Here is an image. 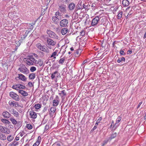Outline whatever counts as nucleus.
<instances>
[{"instance_id":"1","label":"nucleus","mask_w":146,"mask_h":146,"mask_svg":"<svg viewBox=\"0 0 146 146\" xmlns=\"http://www.w3.org/2000/svg\"><path fill=\"white\" fill-rule=\"evenodd\" d=\"M37 48L40 50L42 51L46 52L48 53L49 50L48 48L46 47L44 45L42 46L41 44L39 43L36 44Z\"/></svg>"},{"instance_id":"2","label":"nucleus","mask_w":146,"mask_h":146,"mask_svg":"<svg viewBox=\"0 0 146 146\" xmlns=\"http://www.w3.org/2000/svg\"><path fill=\"white\" fill-rule=\"evenodd\" d=\"M100 18L99 16H97L95 17L92 20L91 23V25L93 26H95L98 25V26L100 25V24H98L100 22Z\"/></svg>"},{"instance_id":"3","label":"nucleus","mask_w":146,"mask_h":146,"mask_svg":"<svg viewBox=\"0 0 146 146\" xmlns=\"http://www.w3.org/2000/svg\"><path fill=\"white\" fill-rule=\"evenodd\" d=\"M46 33L48 35L49 37L55 39H58V36L54 32L51 31L47 29L46 31Z\"/></svg>"},{"instance_id":"4","label":"nucleus","mask_w":146,"mask_h":146,"mask_svg":"<svg viewBox=\"0 0 146 146\" xmlns=\"http://www.w3.org/2000/svg\"><path fill=\"white\" fill-rule=\"evenodd\" d=\"M9 96L15 101H19L20 100L19 96L14 92H10L9 93Z\"/></svg>"},{"instance_id":"5","label":"nucleus","mask_w":146,"mask_h":146,"mask_svg":"<svg viewBox=\"0 0 146 146\" xmlns=\"http://www.w3.org/2000/svg\"><path fill=\"white\" fill-rule=\"evenodd\" d=\"M12 88L16 90H18L17 88H19L23 90L25 89L26 87L25 86L21 84H17L15 85H13L12 86Z\"/></svg>"},{"instance_id":"6","label":"nucleus","mask_w":146,"mask_h":146,"mask_svg":"<svg viewBox=\"0 0 146 146\" xmlns=\"http://www.w3.org/2000/svg\"><path fill=\"white\" fill-rule=\"evenodd\" d=\"M68 23V20L66 19H64L60 21V25L62 27H65L67 26Z\"/></svg>"},{"instance_id":"7","label":"nucleus","mask_w":146,"mask_h":146,"mask_svg":"<svg viewBox=\"0 0 146 146\" xmlns=\"http://www.w3.org/2000/svg\"><path fill=\"white\" fill-rule=\"evenodd\" d=\"M9 104L12 107H17L18 106V104L17 102L13 101L10 100L9 102Z\"/></svg>"},{"instance_id":"8","label":"nucleus","mask_w":146,"mask_h":146,"mask_svg":"<svg viewBox=\"0 0 146 146\" xmlns=\"http://www.w3.org/2000/svg\"><path fill=\"white\" fill-rule=\"evenodd\" d=\"M58 100L59 97L58 96H56L55 99L53 101V105L54 106H56L58 105L59 102Z\"/></svg>"},{"instance_id":"9","label":"nucleus","mask_w":146,"mask_h":146,"mask_svg":"<svg viewBox=\"0 0 146 146\" xmlns=\"http://www.w3.org/2000/svg\"><path fill=\"white\" fill-rule=\"evenodd\" d=\"M47 42L48 45L52 46L56 44V42L52 39L48 38L47 40Z\"/></svg>"},{"instance_id":"10","label":"nucleus","mask_w":146,"mask_h":146,"mask_svg":"<svg viewBox=\"0 0 146 146\" xmlns=\"http://www.w3.org/2000/svg\"><path fill=\"white\" fill-rule=\"evenodd\" d=\"M69 10L70 11H72L74 9L75 7V5L74 3L72 2L70 3L68 5V7Z\"/></svg>"},{"instance_id":"11","label":"nucleus","mask_w":146,"mask_h":146,"mask_svg":"<svg viewBox=\"0 0 146 146\" xmlns=\"http://www.w3.org/2000/svg\"><path fill=\"white\" fill-rule=\"evenodd\" d=\"M18 78L19 79L23 81H26L27 78L23 74H18Z\"/></svg>"},{"instance_id":"12","label":"nucleus","mask_w":146,"mask_h":146,"mask_svg":"<svg viewBox=\"0 0 146 146\" xmlns=\"http://www.w3.org/2000/svg\"><path fill=\"white\" fill-rule=\"evenodd\" d=\"M66 93L65 90H63L61 91L60 93L58 94L60 96L62 100L65 99V96H66Z\"/></svg>"},{"instance_id":"13","label":"nucleus","mask_w":146,"mask_h":146,"mask_svg":"<svg viewBox=\"0 0 146 146\" xmlns=\"http://www.w3.org/2000/svg\"><path fill=\"white\" fill-rule=\"evenodd\" d=\"M59 8L61 12L63 13H66V5H64V4L61 5L59 6Z\"/></svg>"},{"instance_id":"14","label":"nucleus","mask_w":146,"mask_h":146,"mask_svg":"<svg viewBox=\"0 0 146 146\" xmlns=\"http://www.w3.org/2000/svg\"><path fill=\"white\" fill-rule=\"evenodd\" d=\"M27 58L30 60L31 61L33 62L34 63L36 64V60L34 58L33 56H32L31 55H28L27 56Z\"/></svg>"},{"instance_id":"15","label":"nucleus","mask_w":146,"mask_h":146,"mask_svg":"<svg viewBox=\"0 0 146 146\" xmlns=\"http://www.w3.org/2000/svg\"><path fill=\"white\" fill-rule=\"evenodd\" d=\"M56 110V108L54 107H52L50 110H49V114L51 116H52L53 115L54 113Z\"/></svg>"},{"instance_id":"16","label":"nucleus","mask_w":146,"mask_h":146,"mask_svg":"<svg viewBox=\"0 0 146 146\" xmlns=\"http://www.w3.org/2000/svg\"><path fill=\"white\" fill-rule=\"evenodd\" d=\"M30 115L32 118L35 119L36 117V113L34 111H30Z\"/></svg>"},{"instance_id":"17","label":"nucleus","mask_w":146,"mask_h":146,"mask_svg":"<svg viewBox=\"0 0 146 146\" xmlns=\"http://www.w3.org/2000/svg\"><path fill=\"white\" fill-rule=\"evenodd\" d=\"M18 92L19 93L21 94L24 96H27L28 94L27 92L22 90H19Z\"/></svg>"},{"instance_id":"18","label":"nucleus","mask_w":146,"mask_h":146,"mask_svg":"<svg viewBox=\"0 0 146 146\" xmlns=\"http://www.w3.org/2000/svg\"><path fill=\"white\" fill-rule=\"evenodd\" d=\"M2 115L4 117L9 118L10 117L11 115L7 111H4Z\"/></svg>"},{"instance_id":"19","label":"nucleus","mask_w":146,"mask_h":146,"mask_svg":"<svg viewBox=\"0 0 146 146\" xmlns=\"http://www.w3.org/2000/svg\"><path fill=\"white\" fill-rule=\"evenodd\" d=\"M11 111L12 112L11 113L17 117H18L19 116V113L18 112L15 110L13 108L11 110Z\"/></svg>"},{"instance_id":"20","label":"nucleus","mask_w":146,"mask_h":146,"mask_svg":"<svg viewBox=\"0 0 146 146\" xmlns=\"http://www.w3.org/2000/svg\"><path fill=\"white\" fill-rule=\"evenodd\" d=\"M52 19L54 23L57 24L59 23V19L56 16L53 17Z\"/></svg>"},{"instance_id":"21","label":"nucleus","mask_w":146,"mask_h":146,"mask_svg":"<svg viewBox=\"0 0 146 146\" xmlns=\"http://www.w3.org/2000/svg\"><path fill=\"white\" fill-rule=\"evenodd\" d=\"M68 29L66 28H63L61 30V33L63 35H64L68 32Z\"/></svg>"},{"instance_id":"22","label":"nucleus","mask_w":146,"mask_h":146,"mask_svg":"<svg viewBox=\"0 0 146 146\" xmlns=\"http://www.w3.org/2000/svg\"><path fill=\"white\" fill-rule=\"evenodd\" d=\"M122 3L124 6L127 7L129 5V2L127 0H123Z\"/></svg>"},{"instance_id":"23","label":"nucleus","mask_w":146,"mask_h":146,"mask_svg":"<svg viewBox=\"0 0 146 146\" xmlns=\"http://www.w3.org/2000/svg\"><path fill=\"white\" fill-rule=\"evenodd\" d=\"M82 7L83 8L85 9V10H88L90 8V5H88V3H85L83 4Z\"/></svg>"},{"instance_id":"24","label":"nucleus","mask_w":146,"mask_h":146,"mask_svg":"<svg viewBox=\"0 0 146 146\" xmlns=\"http://www.w3.org/2000/svg\"><path fill=\"white\" fill-rule=\"evenodd\" d=\"M101 3V11H104V9H106L107 8V5L106 4H103L102 2Z\"/></svg>"},{"instance_id":"25","label":"nucleus","mask_w":146,"mask_h":146,"mask_svg":"<svg viewBox=\"0 0 146 146\" xmlns=\"http://www.w3.org/2000/svg\"><path fill=\"white\" fill-rule=\"evenodd\" d=\"M36 64H38L40 66H44V64L43 62L41 59H39L38 61L36 60Z\"/></svg>"},{"instance_id":"26","label":"nucleus","mask_w":146,"mask_h":146,"mask_svg":"<svg viewBox=\"0 0 146 146\" xmlns=\"http://www.w3.org/2000/svg\"><path fill=\"white\" fill-rule=\"evenodd\" d=\"M35 74L33 73L30 74L29 76V78L30 80H33L35 77Z\"/></svg>"},{"instance_id":"27","label":"nucleus","mask_w":146,"mask_h":146,"mask_svg":"<svg viewBox=\"0 0 146 146\" xmlns=\"http://www.w3.org/2000/svg\"><path fill=\"white\" fill-rule=\"evenodd\" d=\"M22 125V122L21 121H17V123L16 126H14V127H18L19 129L21 126Z\"/></svg>"},{"instance_id":"28","label":"nucleus","mask_w":146,"mask_h":146,"mask_svg":"<svg viewBox=\"0 0 146 146\" xmlns=\"http://www.w3.org/2000/svg\"><path fill=\"white\" fill-rule=\"evenodd\" d=\"M6 139V136L1 133H0V139L3 140H5Z\"/></svg>"},{"instance_id":"29","label":"nucleus","mask_w":146,"mask_h":146,"mask_svg":"<svg viewBox=\"0 0 146 146\" xmlns=\"http://www.w3.org/2000/svg\"><path fill=\"white\" fill-rule=\"evenodd\" d=\"M10 120L14 126H16L17 123V121L15 119H14L13 118H10Z\"/></svg>"},{"instance_id":"30","label":"nucleus","mask_w":146,"mask_h":146,"mask_svg":"<svg viewBox=\"0 0 146 146\" xmlns=\"http://www.w3.org/2000/svg\"><path fill=\"white\" fill-rule=\"evenodd\" d=\"M82 2H79L78 3L77 5V8L78 9H83V7L82 6Z\"/></svg>"},{"instance_id":"31","label":"nucleus","mask_w":146,"mask_h":146,"mask_svg":"<svg viewBox=\"0 0 146 146\" xmlns=\"http://www.w3.org/2000/svg\"><path fill=\"white\" fill-rule=\"evenodd\" d=\"M58 51V50H56L55 51L52 53V54L50 58L53 57L54 58H56V57L55 56L57 54Z\"/></svg>"},{"instance_id":"32","label":"nucleus","mask_w":146,"mask_h":146,"mask_svg":"<svg viewBox=\"0 0 146 146\" xmlns=\"http://www.w3.org/2000/svg\"><path fill=\"white\" fill-rule=\"evenodd\" d=\"M18 142L16 141H15V140H14V141H13V142H12L11 143L10 146H16V145H17L18 144Z\"/></svg>"},{"instance_id":"33","label":"nucleus","mask_w":146,"mask_h":146,"mask_svg":"<svg viewBox=\"0 0 146 146\" xmlns=\"http://www.w3.org/2000/svg\"><path fill=\"white\" fill-rule=\"evenodd\" d=\"M100 53H98L97 55L96 58V59L95 60L96 61V63H97L99 62L100 63V62L98 61H99L100 60Z\"/></svg>"},{"instance_id":"34","label":"nucleus","mask_w":146,"mask_h":146,"mask_svg":"<svg viewBox=\"0 0 146 146\" xmlns=\"http://www.w3.org/2000/svg\"><path fill=\"white\" fill-rule=\"evenodd\" d=\"M23 73L24 74H27L29 72V70L27 68V67L25 68L23 70Z\"/></svg>"},{"instance_id":"35","label":"nucleus","mask_w":146,"mask_h":146,"mask_svg":"<svg viewBox=\"0 0 146 146\" xmlns=\"http://www.w3.org/2000/svg\"><path fill=\"white\" fill-rule=\"evenodd\" d=\"M123 12L122 11H119L117 15V19H120L122 17Z\"/></svg>"},{"instance_id":"36","label":"nucleus","mask_w":146,"mask_h":146,"mask_svg":"<svg viewBox=\"0 0 146 146\" xmlns=\"http://www.w3.org/2000/svg\"><path fill=\"white\" fill-rule=\"evenodd\" d=\"M26 62L27 64L29 66L33 65L34 63L33 62H31L29 60H26Z\"/></svg>"},{"instance_id":"37","label":"nucleus","mask_w":146,"mask_h":146,"mask_svg":"<svg viewBox=\"0 0 146 146\" xmlns=\"http://www.w3.org/2000/svg\"><path fill=\"white\" fill-rule=\"evenodd\" d=\"M41 104H36L35 105L34 107L36 109H38L41 108Z\"/></svg>"},{"instance_id":"38","label":"nucleus","mask_w":146,"mask_h":146,"mask_svg":"<svg viewBox=\"0 0 146 146\" xmlns=\"http://www.w3.org/2000/svg\"><path fill=\"white\" fill-rule=\"evenodd\" d=\"M125 58L123 57L121 58V59L120 58L118 59L117 60V62L118 63H120L122 61H125Z\"/></svg>"},{"instance_id":"39","label":"nucleus","mask_w":146,"mask_h":146,"mask_svg":"<svg viewBox=\"0 0 146 146\" xmlns=\"http://www.w3.org/2000/svg\"><path fill=\"white\" fill-rule=\"evenodd\" d=\"M1 121L4 123H5L6 124L8 123V122H9V120L4 119H1Z\"/></svg>"},{"instance_id":"40","label":"nucleus","mask_w":146,"mask_h":146,"mask_svg":"<svg viewBox=\"0 0 146 146\" xmlns=\"http://www.w3.org/2000/svg\"><path fill=\"white\" fill-rule=\"evenodd\" d=\"M13 137L11 135L8 136L7 137V139L9 141H11L13 139Z\"/></svg>"},{"instance_id":"41","label":"nucleus","mask_w":146,"mask_h":146,"mask_svg":"<svg viewBox=\"0 0 146 146\" xmlns=\"http://www.w3.org/2000/svg\"><path fill=\"white\" fill-rule=\"evenodd\" d=\"M1 132L3 133H8L7 132V130L6 128L5 127H3V129H2V130H1Z\"/></svg>"},{"instance_id":"42","label":"nucleus","mask_w":146,"mask_h":146,"mask_svg":"<svg viewBox=\"0 0 146 146\" xmlns=\"http://www.w3.org/2000/svg\"><path fill=\"white\" fill-rule=\"evenodd\" d=\"M65 59L64 58H62L60 59L59 60V63L60 64H63V63L64 62V61Z\"/></svg>"},{"instance_id":"43","label":"nucleus","mask_w":146,"mask_h":146,"mask_svg":"<svg viewBox=\"0 0 146 146\" xmlns=\"http://www.w3.org/2000/svg\"><path fill=\"white\" fill-rule=\"evenodd\" d=\"M36 70V68L35 67L32 66L31 67L30 70L31 72H33Z\"/></svg>"},{"instance_id":"44","label":"nucleus","mask_w":146,"mask_h":146,"mask_svg":"<svg viewBox=\"0 0 146 146\" xmlns=\"http://www.w3.org/2000/svg\"><path fill=\"white\" fill-rule=\"evenodd\" d=\"M117 135V133L115 132L113 133L111 135L110 137L111 139H113Z\"/></svg>"},{"instance_id":"45","label":"nucleus","mask_w":146,"mask_h":146,"mask_svg":"<svg viewBox=\"0 0 146 146\" xmlns=\"http://www.w3.org/2000/svg\"><path fill=\"white\" fill-rule=\"evenodd\" d=\"M26 127L29 129H31L33 128L32 126L31 125L29 124H27Z\"/></svg>"},{"instance_id":"46","label":"nucleus","mask_w":146,"mask_h":146,"mask_svg":"<svg viewBox=\"0 0 146 146\" xmlns=\"http://www.w3.org/2000/svg\"><path fill=\"white\" fill-rule=\"evenodd\" d=\"M28 34V33H26L25 32V33L23 35V36L21 37V39L22 40H24L25 38L27 37Z\"/></svg>"},{"instance_id":"47","label":"nucleus","mask_w":146,"mask_h":146,"mask_svg":"<svg viewBox=\"0 0 146 146\" xmlns=\"http://www.w3.org/2000/svg\"><path fill=\"white\" fill-rule=\"evenodd\" d=\"M62 2L66 4L70 2V0H61Z\"/></svg>"},{"instance_id":"48","label":"nucleus","mask_w":146,"mask_h":146,"mask_svg":"<svg viewBox=\"0 0 146 146\" xmlns=\"http://www.w3.org/2000/svg\"><path fill=\"white\" fill-rule=\"evenodd\" d=\"M40 141L39 140L38 141H37V142L35 143L33 146H38L40 144Z\"/></svg>"},{"instance_id":"49","label":"nucleus","mask_w":146,"mask_h":146,"mask_svg":"<svg viewBox=\"0 0 146 146\" xmlns=\"http://www.w3.org/2000/svg\"><path fill=\"white\" fill-rule=\"evenodd\" d=\"M100 47L95 46L94 47V50L96 51H100V48H99Z\"/></svg>"},{"instance_id":"50","label":"nucleus","mask_w":146,"mask_h":146,"mask_svg":"<svg viewBox=\"0 0 146 146\" xmlns=\"http://www.w3.org/2000/svg\"><path fill=\"white\" fill-rule=\"evenodd\" d=\"M28 86L30 87H32V86H33L34 85L33 84L30 82H29L28 84Z\"/></svg>"},{"instance_id":"51","label":"nucleus","mask_w":146,"mask_h":146,"mask_svg":"<svg viewBox=\"0 0 146 146\" xmlns=\"http://www.w3.org/2000/svg\"><path fill=\"white\" fill-rule=\"evenodd\" d=\"M118 123H117V122L116 121V122L115 123V124L113 125V127H114L115 128H116L117 127L119 126V124H118Z\"/></svg>"},{"instance_id":"52","label":"nucleus","mask_w":146,"mask_h":146,"mask_svg":"<svg viewBox=\"0 0 146 146\" xmlns=\"http://www.w3.org/2000/svg\"><path fill=\"white\" fill-rule=\"evenodd\" d=\"M121 117H120V116L118 117L117 119V120H116V121L117 122V123H119L121 121Z\"/></svg>"},{"instance_id":"53","label":"nucleus","mask_w":146,"mask_h":146,"mask_svg":"<svg viewBox=\"0 0 146 146\" xmlns=\"http://www.w3.org/2000/svg\"><path fill=\"white\" fill-rule=\"evenodd\" d=\"M84 35V30H82L81 32H80V35L83 36Z\"/></svg>"},{"instance_id":"54","label":"nucleus","mask_w":146,"mask_h":146,"mask_svg":"<svg viewBox=\"0 0 146 146\" xmlns=\"http://www.w3.org/2000/svg\"><path fill=\"white\" fill-rule=\"evenodd\" d=\"M120 54L122 55H124L125 54L124 52L122 50H121L120 51Z\"/></svg>"},{"instance_id":"55","label":"nucleus","mask_w":146,"mask_h":146,"mask_svg":"<svg viewBox=\"0 0 146 146\" xmlns=\"http://www.w3.org/2000/svg\"><path fill=\"white\" fill-rule=\"evenodd\" d=\"M60 15V14L58 11H57L56 12L55 14V16L58 17V15L59 16Z\"/></svg>"},{"instance_id":"56","label":"nucleus","mask_w":146,"mask_h":146,"mask_svg":"<svg viewBox=\"0 0 146 146\" xmlns=\"http://www.w3.org/2000/svg\"><path fill=\"white\" fill-rule=\"evenodd\" d=\"M97 126L95 125L94 127L91 129V132L93 131L94 130H95L97 128Z\"/></svg>"},{"instance_id":"57","label":"nucleus","mask_w":146,"mask_h":146,"mask_svg":"<svg viewBox=\"0 0 146 146\" xmlns=\"http://www.w3.org/2000/svg\"><path fill=\"white\" fill-rule=\"evenodd\" d=\"M78 15L77 14V13H76V14H75V15L74 17V19L77 18H78Z\"/></svg>"},{"instance_id":"58","label":"nucleus","mask_w":146,"mask_h":146,"mask_svg":"<svg viewBox=\"0 0 146 146\" xmlns=\"http://www.w3.org/2000/svg\"><path fill=\"white\" fill-rule=\"evenodd\" d=\"M55 75H54L52 73L51 74V78L52 79H53L55 78Z\"/></svg>"},{"instance_id":"59","label":"nucleus","mask_w":146,"mask_h":146,"mask_svg":"<svg viewBox=\"0 0 146 146\" xmlns=\"http://www.w3.org/2000/svg\"><path fill=\"white\" fill-rule=\"evenodd\" d=\"M26 67H25V66L24 65V64H22V65L21 66V68H22V69L23 70V69H24Z\"/></svg>"},{"instance_id":"60","label":"nucleus","mask_w":146,"mask_h":146,"mask_svg":"<svg viewBox=\"0 0 146 146\" xmlns=\"http://www.w3.org/2000/svg\"><path fill=\"white\" fill-rule=\"evenodd\" d=\"M18 70L19 71L21 72H23V70L21 67L19 68L18 69Z\"/></svg>"},{"instance_id":"61","label":"nucleus","mask_w":146,"mask_h":146,"mask_svg":"<svg viewBox=\"0 0 146 146\" xmlns=\"http://www.w3.org/2000/svg\"><path fill=\"white\" fill-rule=\"evenodd\" d=\"M58 72L57 71H56L55 72H54L53 73H52L54 75H56V74H57V76H58Z\"/></svg>"},{"instance_id":"62","label":"nucleus","mask_w":146,"mask_h":146,"mask_svg":"<svg viewBox=\"0 0 146 146\" xmlns=\"http://www.w3.org/2000/svg\"><path fill=\"white\" fill-rule=\"evenodd\" d=\"M19 137H18L17 136L15 138V140L16 141H18V140H19Z\"/></svg>"},{"instance_id":"63","label":"nucleus","mask_w":146,"mask_h":146,"mask_svg":"<svg viewBox=\"0 0 146 146\" xmlns=\"http://www.w3.org/2000/svg\"><path fill=\"white\" fill-rule=\"evenodd\" d=\"M34 56H35L36 58L38 59V56L36 54H34Z\"/></svg>"},{"instance_id":"64","label":"nucleus","mask_w":146,"mask_h":146,"mask_svg":"<svg viewBox=\"0 0 146 146\" xmlns=\"http://www.w3.org/2000/svg\"><path fill=\"white\" fill-rule=\"evenodd\" d=\"M132 52L131 50H128L127 51V54H131Z\"/></svg>"}]
</instances>
